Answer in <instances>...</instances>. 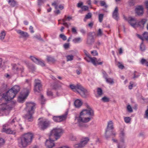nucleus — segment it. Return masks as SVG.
I'll use <instances>...</instances> for the list:
<instances>
[{
  "label": "nucleus",
  "instance_id": "16",
  "mask_svg": "<svg viewBox=\"0 0 148 148\" xmlns=\"http://www.w3.org/2000/svg\"><path fill=\"white\" fill-rule=\"evenodd\" d=\"M12 70L15 73H18L19 72L22 73L24 71V69L23 67H18L16 64H14L12 66Z\"/></svg>",
  "mask_w": 148,
  "mask_h": 148
},
{
  "label": "nucleus",
  "instance_id": "48",
  "mask_svg": "<svg viewBox=\"0 0 148 148\" xmlns=\"http://www.w3.org/2000/svg\"><path fill=\"white\" fill-rule=\"evenodd\" d=\"M127 109L128 111L130 112H133V110L132 108L130 105H128L127 106Z\"/></svg>",
  "mask_w": 148,
  "mask_h": 148
},
{
  "label": "nucleus",
  "instance_id": "2",
  "mask_svg": "<svg viewBox=\"0 0 148 148\" xmlns=\"http://www.w3.org/2000/svg\"><path fill=\"white\" fill-rule=\"evenodd\" d=\"M26 105V109L27 113L24 117L28 121H33L32 114L34 112L36 104L33 102H30L27 103Z\"/></svg>",
  "mask_w": 148,
  "mask_h": 148
},
{
  "label": "nucleus",
  "instance_id": "41",
  "mask_svg": "<svg viewBox=\"0 0 148 148\" xmlns=\"http://www.w3.org/2000/svg\"><path fill=\"white\" fill-rule=\"evenodd\" d=\"M104 15L103 14H99V20L100 22L101 23L103 21Z\"/></svg>",
  "mask_w": 148,
  "mask_h": 148
},
{
  "label": "nucleus",
  "instance_id": "59",
  "mask_svg": "<svg viewBox=\"0 0 148 148\" xmlns=\"http://www.w3.org/2000/svg\"><path fill=\"white\" fill-rule=\"evenodd\" d=\"M137 37L139 38L141 40H142V42H143L144 40V37L143 36H141V35H139V34H138L137 35Z\"/></svg>",
  "mask_w": 148,
  "mask_h": 148
},
{
  "label": "nucleus",
  "instance_id": "63",
  "mask_svg": "<svg viewBox=\"0 0 148 148\" xmlns=\"http://www.w3.org/2000/svg\"><path fill=\"white\" fill-rule=\"evenodd\" d=\"M47 95L49 96H51L53 95V93L52 92L50 91H48L47 92Z\"/></svg>",
  "mask_w": 148,
  "mask_h": 148
},
{
  "label": "nucleus",
  "instance_id": "36",
  "mask_svg": "<svg viewBox=\"0 0 148 148\" xmlns=\"http://www.w3.org/2000/svg\"><path fill=\"white\" fill-rule=\"evenodd\" d=\"M74 56L72 55H69L66 56L67 61H71L73 60Z\"/></svg>",
  "mask_w": 148,
  "mask_h": 148
},
{
  "label": "nucleus",
  "instance_id": "28",
  "mask_svg": "<svg viewBox=\"0 0 148 148\" xmlns=\"http://www.w3.org/2000/svg\"><path fill=\"white\" fill-rule=\"evenodd\" d=\"M47 61L49 62L54 63L56 61V60L53 57L48 56H47Z\"/></svg>",
  "mask_w": 148,
  "mask_h": 148
},
{
  "label": "nucleus",
  "instance_id": "58",
  "mask_svg": "<svg viewBox=\"0 0 148 148\" xmlns=\"http://www.w3.org/2000/svg\"><path fill=\"white\" fill-rule=\"evenodd\" d=\"M83 3L82 2H81L77 3V6L78 8H81V7H82V5H83Z\"/></svg>",
  "mask_w": 148,
  "mask_h": 148
},
{
  "label": "nucleus",
  "instance_id": "24",
  "mask_svg": "<svg viewBox=\"0 0 148 148\" xmlns=\"http://www.w3.org/2000/svg\"><path fill=\"white\" fill-rule=\"evenodd\" d=\"M147 21V20L146 19H142L140 21L138 22V24L139 26L143 27Z\"/></svg>",
  "mask_w": 148,
  "mask_h": 148
},
{
  "label": "nucleus",
  "instance_id": "1",
  "mask_svg": "<svg viewBox=\"0 0 148 148\" xmlns=\"http://www.w3.org/2000/svg\"><path fill=\"white\" fill-rule=\"evenodd\" d=\"M85 105L87 109L83 110L80 112V115L77 119L79 123L89 122L91 118L88 116H92L94 115L93 110L87 103H86Z\"/></svg>",
  "mask_w": 148,
  "mask_h": 148
},
{
  "label": "nucleus",
  "instance_id": "64",
  "mask_svg": "<svg viewBox=\"0 0 148 148\" xmlns=\"http://www.w3.org/2000/svg\"><path fill=\"white\" fill-rule=\"evenodd\" d=\"M72 31L74 33H77V30L75 27H72Z\"/></svg>",
  "mask_w": 148,
  "mask_h": 148
},
{
  "label": "nucleus",
  "instance_id": "40",
  "mask_svg": "<svg viewBox=\"0 0 148 148\" xmlns=\"http://www.w3.org/2000/svg\"><path fill=\"white\" fill-rule=\"evenodd\" d=\"M100 3L101 6H103L106 8H107L108 7L105 1H100Z\"/></svg>",
  "mask_w": 148,
  "mask_h": 148
},
{
  "label": "nucleus",
  "instance_id": "38",
  "mask_svg": "<svg viewBox=\"0 0 148 148\" xmlns=\"http://www.w3.org/2000/svg\"><path fill=\"white\" fill-rule=\"evenodd\" d=\"M144 39L148 41V32H145L143 34Z\"/></svg>",
  "mask_w": 148,
  "mask_h": 148
},
{
  "label": "nucleus",
  "instance_id": "57",
  "mask_svg": "<svg viewBox=\"0 0 148 148\" xmlns=\"http://www.w3.org/2000/svg\"><path fill=\"white\" fill-rule=\"evenodd\" d=\"M116 133L113 131V130L112 131V132H109V135L110 136H110H115L116 135Z\"/></svg>",
  "mask_w": 148,
  "mask_h": 148
},
{
  "label": "nucleus",
  "instance_id": "4",
  "mask_svg": "<svg viewBox=\"0 0 148 148\" xmlns=\"http://www.w3.org/2000/svg\"><path fill=\"white\" fill-rule=\"evenodd\" d=\"M70 87L73 91L77 92L84 98H86L89 95L88 91L80 84H77L76 86L71 84Z\"/></svg>",
  "mask_w": 148,
  "mask_h": 148
},
{
  "label": "nucleus",
  "instance_id": "14",
  "mask_svg": "<svg viewBox=\"0 0 148 148\" xmlns=\"http://www.w3.org/2000/svg\"><path fill=\"white\" fill-rule=\"evenodd\" d=\"M66 115H63L61 116H55L53 117L54 121L56 122H59L64 120L66 118Z\"/></svg>",
  "mask_w": 148,
  "mask_h": 148
},
{
  "label": "nucleus",
  "instance_id": "35",
  "mask_svg": "<svg viewBox=\"0 0 148 148\" xmlns=\"http://www.w3.org/2000/svg\"><path fill=\"white\" fill-rule=\"evenodd\" d=\"M92 17V14L90 12L88 13L85 16L84 20L86 21L85 19L90 18Z\"/></svg>",
  "mask_w": 148,
  "mask_h": 148
},
{
  "label": "nucleus",
  "instance_id": "29",
  "mask_svg": "<svg viewBox=\"0 0 148 148\" xmlns=\"http://www.w3.org/2000/svg\"><path fill=\"white\" fill-rule=\"evenodd\" d=\"M105 79L106 82L110 84H112L114 83V80L112 78H108V77Z\"/></svg>",
  "mask_w": 148,
  "mask_h": 148
},
{
  "label": "nucleus",
  "instance_id": "56",
  "mask_svg": "<svg viewBox=\"0 0 148 148\" xmlns=\"http://www.w3.org/2000/svg\"><path fill=\"white\" fill-rule=\"evenodd\" d=\"M128 4L130 6L133 5L134 4V2L133 0H130L128 2Z\"/></svg>",
  "mask_w": 148,
  "mask_h": 148
},
{
  "label": "nucleus",
  "instance_id": "47",
  "mask_svg": "<svg viewBox=\"0 0 148 148\" xmlns=\"http://www.w3.org/2000/svg\"><path fill=\"white\" fill-rule=\"evenodd\" d=\"M60 37L63 40H66V37L63 34H61L60 35Z\"/></svg>",
  "mask_w": 148,
  "mask_h": 148
},
{
  "label": "nucleus",
  "instance_id": "12",
  "mask_svg": "<svg viewBox=\"0 0 148 148\" xmlns=\"http://www.w3.org/2000/svg\"><path fill=\"white\" fill-rule=\"evenodd\" d=\"M29 58L37 64L40 65L42 66H45L44 61L36 58L34 56H30L29 57Z\"/></svg>",
  "mask_w": 148,
  "mask_h": 148
},
{
  "label": "nucleus",
  "instance_id": "62",
  "mask_svg": "<svg viewBox=\"0 0 148 148\" xmlns=\"http://www.w3.org/2000/svg\"><path fill=\"white\" fill-rule=\"evenodd\" d=\"M145 118H146L148 119V108L146 110L145 113Z\"/></svg>",
  "mask_w": 148,
  "mask_h": 148
},
{
  "label": "nucleus",
  "instance_id": "51",
  "mask_svg": "<svg viewBox=\"0 0 148 148\" xmlns=\"http://www.w3.org/2000/svg\"><path fill=\"white\" fill-rule=\"evenodd\" d=\"M81 8L83 11H86L88 10V8L87 6H84L81 7Z\"/></svg>",
  "mask_w": 148,
  "mask_h": 148
},
{
  "label": "nucleus",
  "instance_id": "19",
  "mask_svg": "<svg viewBox=\"0 0 148 148\" xmlns=\"http://www.w3.org/2000/svg\"><path fill=\"white\" fill-rule=\"evenodd\" d=\"M136 13L139 16L142 15L143 13V9L142 6L139 5L136 8Z\"/></svg>",
  "mask_w": 148,
  "mask_h": 148
},
{
  "label": "nucleus",
  "instance_id": "54",
  "mask_svg": "<svg viewBox=\"0 0 148 148\" xmlns=\"http://www.w3.org/2000/svg\"><path fill=\"white\" fill-rule=\"evenodd\" d=\"M34 38H35L36 39H37L40 40H43L42 39V38H41L40 36V35H36L34 36Z\"/></svg>",
  "mask_w": 148,
  "mask_h": 148
},
{
  "label": "nucleus",
  "instance_id": "39",
  "mask_svg": "<svg viewBox=\"0 0 148 148\" xmlns=\"http://www.w3.org/2000/svg\"><path fill=\"white\" fill-rule=\"evenodd\" d=\"M5 143V140L2 138H0V147L3 146Z\"/></svg>",
  "mask_w": 148,
  "mask_h": 148
},
{
  "label": "nucleus",
  "instance_id": "3",
  "mask_svg": "<svg viewBox=\"0 0 148 148\" xmlns=\"http://www.w3.org/2000/svg\"><path fill=\"white\" fill-rule=\"evenodd\" d=\"M33 135L31 133L28 132L23 135L21 137V141L19 146L21 147H25L29 145L32 141Z\"/></svg>",
  "mask_w": 148,
  "mask_h": 148
},
{
  "label": "nucleus",
  "instance_id": "23",
  "mask_svg": "<svg viewBox=\"0 0 148 148\" xmlns=\"http://www.w3.org/2000/svg\"><path fill=\"white\" fill-rule=\"evenodd\" d=\"M74 104L76 108H78L82 105V102L80 100L77 99L75 101Z\"/></svg>",
  "mask_w": 148,
  "mask_h": 148
},
{
  "label": "nucleus",
  "instance_id": "61",
  "mask_svg": "<svg viewBox=\"0 0 148 148\" xmlns=\"http://www.w3.org/2000/svg\"><path fill=\"white\" fill-rule=\"evenodd\" d=\"M84 52L85 54L86 55V56H88L90 55V54L88 53L86 50H84Z\"/></svg>",
  "mask_w": 148,
  "mask_h": 148
},
{
  "label": "nucleus",
  "instance_id": "37",
  "mask_svg": "<svg viewBox=\"0 0 148 148\" xmlns=\"http://www.w3.org/2000/svg\"><path fill=\"white\" fill-rule=\"evenodd\" d=\"M124 120L126 123H129L130 122L131 118L129 117H125Z\"/></svg>",
  "mask_w": 148,
  "mask_h": 148
},
{
  "label": "nucleus",
  "instance_id": "53",
  "mask_svg": "<svg viewBox=\"0 0 148 148\" xmlns=\"http://www.w3.org/2000/svg\"><path fill=\"white\" fill-rule=\"evenodd\" d=\"M102 74L103 75V78L105 79L106 78V77H108V75L106 73V72L104 71H103L102 72Z\"/></svg>",
  "mask_w": 148,
  "mask_h": 148
},
{
  "label": "nucleus",
  "instance_id": "34",
  "mask_svg": "<svg viewBox=\"0 0 148 148\" xmlns=\"http://www.w3.org/2000/svg\"><path fill=\"white\" fill-rule=\"evenodd\" d=\"M118 148H125V146L124 144V142H121L118 145Z\"/></svg>",
  "mask_w": 148,
  "mask_h": 148
},
{
  "label": "nucleus",
  "instance_id": "8",
  "mask_svg": "<svg viewBox=\"0 0 148 148\" xmlns=\"http://www.w3.org/2000/svg\"><path fill=\"white\" fill-rule=\"evenodd\" d=\"M50 122L47 120L40 121L38 123L39 127L40 128L44 130L47 128L50 125Z\"/></svg>",
  "mask_w": 148,
  "mask_h": 148
},
{
  "label": "nucleus",
  "instance_id": "5",
  "mask_svg": "<svg viewBox=\"0 0 148 148\" xmlns=\"http://www.w3.org/2000/svg\"><path fill=\"white\" fill-rule=\"evenodd\" d=\"M63 130L60 128L56 127L54 128L50 132L49 137L53 135L55 137L56 140L59 138L63 133Z\"/></svg>",
  "mask_w": 148,
  "mask_h": 148
},
{
  "label": "nucleus",
  "instance_id": "10",
  "mask_svg": "<svg viewBox=\"0 0 148 148\" xmlns=\"http://www.w3.org/2000/svg\"><path fill=\"white\" fill-rule=\"evenodd\" d=\"M89 140V138L88 137H86L82 139L79 143L75 144L74 145V147L75 148H82L87 144Z\"/></svg>",
  "mask_w": 148,
  "mask_h": 148
},
{
  "label": "nucleus",
  "instance_id": "60",
  "mask_svg": "<svg viewBox=\"0 0 148 148\" xmlns=\"http://www.w3.org/2000/svg\"><path fill=\"white\" fill-rule=\"evenodd\" d=\"M64 47L65 49L68 48L69 47V44L68 43H65L64 45Z\"/></svg>",
  "mask_w": 148,
  "mask_h": 148
},
{
  "label": "nucleus",
  "instance_id": "42",
  "mask_svg": "<svg viewBox=\"0 0 148 148\" xmlns=\"http://www.w3.org/2000/svg\"><path fill=\"white\" fill-rule=\"evenodd\" d=\"M140 50L142 51H144L145 50V47L143 44V42H142L140 46Z\"/></svg>",
  "mask_w": 148,
  "mask_h": 148
},
{
  "label": "nucleus",
  "instance_id": "11",
  "mask_svg": "<svg viewBox=\"0 0 148 148\" xmlns=\"http://www.w3.org/2000/svg\"><path fill=\"white\" fill-rule=\"evenodd\" d=\"M124 19L127 21L128 23L134 27H135L136 25V18L131 16L126 18L124 17Z\"/></svg>",
  "mask_w": 148,
  "mask_h": 148
},
{
  "label": "nucleus",
  "instance_id": "32",
  "mask_svg": "<svg viewBox=\"0 0 148 148\" xmlns=\"http://www.w3.org/2000/svg\"><path fill=\"white\" fill-rule=\"evenodd\" d=\"M140 62L142 64H145L146 66L148 67V61H147L146 60L143 58L141 60Z\"/></svg>",
  "mask_w": 148,
  "mask_h": 148
},
{
  "label": "nucleus",
  "instance_id": "45",
  "mask_svg": "<svg viewBox=\"0 0 148 148\" xmlns=\"http://www.w3.org/2000/svg\"><path fill=\"white\" fill-rule=\"evenodd\" d=\"M91 53L92 55L94 56H98V54L97 51L95 50L91 51Z\"/></svg>",
  "mask_w": 148,
  "mask_h": 148
},
{
  "label": "nucleus",
  "instance_id": "50",
  "mask_svg": "<svg viewBox=\"0 0 148 148\" xmlns=\"http://www.w3.org/2000/svg\"><path fill=\"white\" fill-rule=\"evenodd\" d=\"M101 61V59L100 58L98 60H97H97L96 61V62L97 63V64L98 65H101L103 63V62H99Z\"/></svg>",
  "mask_w": 148,
  "mask_h": 148
},
{
  "label": "nucleus",
  "instance_id": "15",
  "mask_svg": "<svg viewBox=\"0 0 148 148\" xmlns=\"http://www.w3.org/2000/svg\"><path fill=\"white\" fill-rule=\"evenodd\" d=\"M17 33L19 35L20 38H28L29 35L28 33L26 32L22 31L20 29H18L16 30Z\"/></svg>",
  "mask_w": 148,
  "mask_h": 148
},
{
  "label": "nucleus",
  "instance_id": "13",
  "mask_svg": "<svg viewBox=\"0 0 148 148\" xmlns=\"http://www.w3.org/2000/svg\"><path fill=\"white\" fill-rule=\"evenodd\" d=\"M34 90L35 92H39L42 89L41 82L40 80L36 79L34 81Z\"/></svg>",
  "mask_w": 148,
  "mask_h": 148
},
{
  "label": "nucleus",
  "instance_id": "46",
  "mask_svg": "<svg viewBox=\"0 0 148 148\" xmlns=\"http://www.w3.org/2000/svg\"><path fill=\"white\" fill-rule=\"evenodd\" d=\"M25 98V97H22L20 96L19 97L18 100L20 102L22 103Z\"/></svg>",
  "mask_w": 148,
  "mask_h": 148
},
{
  "label": "nucleus",
  "instance_id": "9",
  "mask_svg": "<svg viewBox=\"0 0 148 148\" xmlns=\"http://www.w3.org/2000/svg\"><path fill=\"white\" fill-rule=\"evenodd\" d=\"M92 34L93 33L89 32L87 34L86 43L89 45H92L95 42V39Z\"/></svg>",
  "mask_w": 148,
  "mask_h": 148
},
{
  "label": "nucleus",
  "instance_id": "30",
  "mask_svg": "<svg viewBox=\"0 0 148 148\" xmlns=\"http://www.w3.org/2000/svg\"><path fill=\"white\" fill-rule=\"evenodd\" d=\"M125 135V134L123 131H122L120 134V141L122 142H124V137Z\"/></svg>",
  "mask_w": 148,
  "mask_h": 148
},
{
  "label": "nucleus",
  "instance_id": "44",
  "mask_svg": "<svg viewBox=\"0 0 148 148\" xmlns=\"http://www.w3.org/2000/svg\"><path fill=\"white\" fill-rule=\"evenodd\" d=\"M101 100L104 102H109L110 101L109 98L105 96L101 99Z\"/></svg>",
  "mask_w": 148,
  "mask_h": 148
},
{
  "label": "nucleus",
  "instance_id": "17",
  "mask_svg": "<svg viewBox=\"0 0 148 148\" xmlns=\"http://www.w3.org/2000/svg\"><path fill=\"white\" fill-rule=\"evenodd\" d=\"M84 59L88 62H91L95 66H97V63L96 62V61L97 60V58L95 57H91L90 55L88 56H86L84 58Z\"/></svg>",
  "mask_w": 148,
  "mask_h": 148
},
{
  "label": "nucleus",
  "instance_id": "22",
  "mask_svg": "<svg viewBox=\"0 0 148 148\" xmlns=\"http://www.w3.org/2000/svg\"><path fill=\"white\" fill-rule=\"evenodd\" d=\"M59 3H58V1H54V2L52 3V5L54 6L55 9H57L58 8L61 10L63 9L64 8V6L62 5H59L58 7V5Z\"/></svg>",
  "mask_w": 148,
  "mask_h": 148
},
{
  "label": "nucleus",
  "instance_id": "6",
  "mask_svg": "<svg viewBox=\"0 0 148 148\" xmlns=\"http://www.w3.org/2000/svg\"><path fill=\"white\" fill-rule=\"evenodd\" d=\"M16 94L12 90L10 89L6 93L2 95L1 100L5 99L6 101H10L13 99Z\"/></svg>",
  "mask_w": 148,
  "mask_h": 148
},
{
  "label": "nucleus",
  "instance_id": "26",
  "mask_svg": "<svg viewBox=\"0 0 148 148\" xmlns=\"http://www.w3.org/2000/svg\"><path fill=\"white\" fill-rule=\"evenodd\" d=\"M8 4L12 7H14L16 6L17 3L14 0H7Z\"/></svg>",
  "mask_w": 148,
  "mask_h": 148
},
{
  "label": "nucleus",
  "instance_id": "25",
  "mask_svg": "<svg viewBox=\"0 0 148 148\" xmlns=\"http://www.w3.org/2000/svg\"><path fill=\"white\" fill-rule=\"evenodd\" d=\"M10 89L12 90L13 92L16 94L20 90V88L18 86L15 85L14 86Z\"/></svg>",
  "mask_w": 148,
  "mask_h": 148
},
{
  "label": "nucleus",
  "instance_id": "7",
  "mask_svg": "<svg viewBox=\"0 0 148 148\" xmlns=\"http://www.w3.org/2000/svg\"><path fill=\"white\" fill-rule=\"evenodd\" d=\"M113 129V123L112 121H109L108 123L105 133V136L106 139L110 138V136L109 135V132H112Z\"/></svg>",
  "mask_w": 148,
  "mask_h": 148
},
{
  "label": "nucleus",
  "instance_id": "33",
  "mask_svg": "<svg viewBox=\"0 0 148 148\" xmlns=\"http://www.w3.org/2000/svg\"><path fill=\"white\" fill-rule=\"evenodd\" d=\"M1 107V110H4L7 109V105L6 103H4L2 104L1 105H0Z\"/></svg>",
  "mask_w": 148,
  "mask_h": 148
},
{
  "label": "nucleus",
  "instance_id": "49",
  "mask_svg": "<svg viewBox=\"0 0 148 148\" xmlns=\"http://www.w3.org/2000/svg\"><path fill=\"white\" fill-rule=\"evenodd\" d=\"M41 103L42 104L45 103V100L44 98V96L43 95H41Z\"/></svg>",
  "mask_w": 148,
  "mask_h": 148
},
{
  "label": "nucleus",
  "instance_id": "21",
  "mask_svg": "<svg viewBox=\"0 0 148 148\" xmlns=\"http://www.w3.org/2000/svg\"><path fill=\"white\" fill-rule=\"evenodd\" d=\"M118 11V8L117 7H116L112 13L113 18L117 21L118 20L119 18Z\"/></svg>",
  "mask_w": 148,
  "mask_h": 148
},
{
  "label": "nucleus",
  "instance_id": "20",
  "mask_svg": "<svg viewBox=\"0 0 148 148\" xmlns=\"http://www.w3.org/2000/svg\"><path fill=\"white\" fill-rule=\"evenodd\" d=\"M2 132H5L8 134H12L14 135L16 134L15 131L12 130L10 129H6L4 127L3 128L1 131Z\"/></svg>",
  "mask_w": 148,
  "mask_h": 148
},
{
  "label": "nucleus",
  "instance_id": "31",
  "mask_svg": "<svg viewBox=\"0 0 148 148\" xmlns=\"http://www.w3.org/2000/svg\"><path fill=\"white\" fill-rule=\"evenodd\" d=\"M82 40V39L80 37H78L74 38L73 41L74 43H76L81 42Z\"/></svg>",
  "mask_w": 148,
  "mask_h": 148
},
{
  "label": "nucleus",
  "instance_id": "52",
  "mask_svg": "<svg viewBox=\"0 0 148 148\" xmlns=\"http://www.w3.org/2000/svg\"><path fill=\"white\" fill-rule=\"evenodd\" d=\"M103 34L102 32L100 29H99L97 34V35L98 36H101Z\"/></svg>",
  "mask_w": 148,
  "mask_h": 148
},
{
  "label": "nucleus",
  "instance_id": "55",
  "mask_svg": "<svg viewBox=\"0 0 148 148\" xmlns=\"http://www.w3.org/2000/svg\"><path fill=\"white\" fill-rule=\"evenodd\" d=\"M118 63L119 65H118V67L120 69H123L124 67V66L122 64H121L119 62H118Z\"/></svg>",
  "mask_w": 148,
  "mask_h": 148
},
{
  "label": "nucleus",
  "instance_id": "18",
  "mask_svg": "<svg viewBox=\"0 0 148 148\" xmlns=\"http://www.w3.org/2000/svg\"><path fill=\"white\" fill-rule=\"evenodd\" d=\"M49 137V140H46L45 145L48 148H52L55 146V144L53 143L55 140L51 139V137Z\"/></svg>",
  "mask_w": 148,
  "mask_h": 148
},
{
  "label": "nucleus",
  "instance_id": "43",
  "mask_svg": "<svg viewBox=\"0 0 148 148\" xmlns=\"http://www.w3.org/2000/svg\"><path fill=\"white\" fill-rule=\"evenodd\" d=\"M97 94L99 96H101L103 94V91L101 88H98L97 89Z\"/></svg>",
  "mask_w": 148,
  "mask_h": 148
},
{
  "label": "nucleus",
  "instance_id": "27",
  "mask_svg": "<svg viewBox=\"0 0 148 148\" xmlns=\"http://www.w3.org/2000/svg\"><path fill=\"white\" fill-rule=\"evenodd\" d=\"M5 35L6 32L4 30L1 31L0 33V39L1 41H3L5 38Z\"/></svg>",
  "mask_w": 148,
  "mask_h": 148
}]
</instances>
